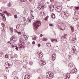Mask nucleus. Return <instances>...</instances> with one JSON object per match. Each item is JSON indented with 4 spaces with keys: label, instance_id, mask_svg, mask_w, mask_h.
Returning <instances> with one entry per match:
<instances>
[{
    "label": "nucleus",
    "instance_id": "nucleus-1",
    "mask_svg": "<svg viewBox=\"0 0 79 79\" xmlns=\"http://www.w3.org/2000/svg\"><path fill=\"white\" fill-rule=\"evenodd\" d=\"M34 28L35 30H37L38 29V27H39L40 25H41V23L40 22V21H37L35 22L34 23Z\"/></svg>",
    "mask_w": 79,
    "mask_h": 79
},
{
    "label": "nucleus",
    "instance_id": "nucleus-2",
    "mask_svg": "<svg viewBox=\"0 0 79 79\" xmlns=\"http://www.w3.org/2000/svg\"><path fill=\"white\" fill-rule=\"evenodd\" d=\"M46 77H48V79H52L53 77V73L52 72H48L46 74Z\"/></svg>",
    "mask_w": 79,
    "mask_h": 79
},
{
    "label": "nucleus",
    "instance_id": "nucleus-3",
    "mask_svg": "<svg viewBox=\"0 0 79 79\" xmlns=\"http://www.w3.org/2000/svg\"><path fill=\"white\" fill-rule=\"evenodd\" d=\"M60 8H61V7H57L56 8V10L57 11H61V9H60Z\"/></svg>",
    "mask_w": 79,
    "mask_h": 79
},
{
    "label": "nucleus",
    "instance_id": "nucleus-4",
    "mask_svg": "<svg viewBox=\"0 0 79 79\" xmlns=\"http://www.w3.org/2000/svg\"><path fill=\"white\" fill-rule=\"evenodd\" d=\"M70 73H67L66 75V79H69V77H70Z\"/></svg>",
    "mask_w": 79,
    "mask_h": 79
},
{
    "label": "nucleus",
    "instance_id": "nucleus-5",
    "mask_svg": "<svg viewBox=\"0 0 79 79\" xmlns=\"http://www.w3.org/2000/svg\"><path fill=\"white\" fill-rule=\"evenodd\" d=\"M29 75H26L25 76L24 79H29Z\"/></svg>",
    "mask_w": 79,
    "mask_h": 79
},
{
    "label": "nucleus",
    "instance_id": "nucleus-6",
    "mask_svg": "<svg viewBox=\"0 0 79 79\" xmlns=\"http://www.w3.org/2000/svg\"><path fill=\"white\" fill-rule=\"evenodd\" d=\"M2 16L3 17V20H4V21H5L6 20V18L5 17V14H3L2 15Z\"/></svg>",
    "mask_w": 79,
    "mask_h": 79
},
{
    "label": "nucleus",
    "instance_id": "nucleus-7",
    "mask_svg": "<svg viewBox=\"0 0 79 79\" xmlns=\"http://www.w3.org/2000/svg\"><path fill=\"white\" fill-rule=\"evenodd\" d=\"M51 17L53 19L55 18V15L52 13L51 15Z\"/></svg>",
    "mask_w": 79,
    "mask_h": 79
},
{
    "label": "nucleus",
    "instance_id": "nucleus-8",
    "mask_svg": "<svg viewBox=\"0 0 79 79\" xmlns=\"http://www.w3.org/2000/svg\"><path fill=\"white\" fill-rule=\"evenodd\" d=\"M46 45H47V47H51V44L48 43L46 44Z\"/></svg>",
    "mask_w": 79,
    "mask_h": 79
},
{
    "label": "nucleus",
    "instance_id": "nucleus-9",
    "mask_svg": "<svg viewBox=\"0 0 79 79\" xmlns=\"http://www.w3.org/2000/svg\"><path fill=\"white\" fill-rule=\"evenodd\" d=\"M69 66H70V67H73V66H74V64H73V63L69 64Z\"/></svg>",
    "mask_w": 79,
    "mask_h": 79
},
{
    "label": "nucleus",
    "instance_id": "nucleus-10",
    "mask_svg": "<svg viewBox=\"0 0 79 79\" xmlns=\"http://www.w3.org/2000/svg\"><path fill=\"white\" fill-rule=\"evenodd\" d=\"M72 42L73 43H74L75 42H76V38H73L72 40Z\"/></svg>",
    "mask_w": 79,
    "mask_h": 79
},
{
    "label": "nucleus",
    "instance_id": "nucleus-11",
    "mask_svg": "<svg viewBox=\"0 0 79 79\" xmlns=\"http://www.w3.org/2000/svg\"><path fill=\"white\" fill-rule=\"evenodd\" d=\"M49 8H54L55 7L54 6V5H50Z\"/></svg>",
    "mask_w": 79,
    "mask_h": 79
},
{
    "label": "nucleus",
    "instance_id": "nucleus-12",
    "mask_svg": "<svg viewBox=\"0 0 79 79\" xmlns=\"http://www.w3.org/2000/svg\"><path fill=\"white\" fill-rule=\"evenodd\" d=\"M62 26H63V27H64L63 28V29H65V26H66V25H65L64 23H62Z\"/></svg>",
    "mask_w": 79,
    "mask_h": 79
},
{
    "label": "nucleus",
    "instance_id": "nucleus-13",
    "mask_svg": "<svg viewBox=\"0 0 79 79\" xmlns=\"http://www.w3.org/2000/svg\"><path fill=\"white\" fill-rule=\"evenodd\" d=\"M21 45L22 46H22L23 48L24 47H25V46H24V45H25V43H24V42H22L21 43Z\"/></svg>",
    "mask_w": 79,
    "mask_h": 79
},
{
    "label": "nucleus",
    "instance_id": "nucleus-14",
    "mask_svg": "<svg viewBox=\"0 0 79 79\" xmlns=\"http://www.w3.org/2000/svg\"><path fill=\"white\" fill-rule=\"evenodd\" d=\"M15 33H17V34H21V32H19L17 31H16V30H15Z\"/></svg>",
    "mask_w": 79,
    "mask_h": 79
},
{
    "label": "nucleus",
    "instance_id": "nucleus-15",
    "mask_svg": "<svg viewBox=\"0 0 79 79\" xmlns=\"http://www.w3.org/2000/svg\"><path fill=\"white\" fill-rule=\"evenodd\" d=\"M71 73H76V72H75V70L74 69H73L71 70Z\"/></svg>",
    "mask_w": 79,
    "mask_h": 79
},
{
    "label": "nucleus",
    "instance_id": "nucleus-16",
    "mask_svg": "<svg viewBox=\"0 0 79 79\" xmlns=\"http://www.w3.org/2000/svg\"><path fill=\"white\" fill-rule=\"evenodd\" d=\"M55 9V8H50V10L51 11H53V10H54V9Z\"/></svg>",
    "mask_w": 79,
    "mask_h": 79
},
{
    "label": "nucleus",
    "instance_id": "nucleus-17",
    "mask_svg": "<svg viewBox=\"0 0 79 79\" xmlns=\"http://www.w3.org/2000/svg\"><path fill=\"white\" fill-rule=\"evenodd\" d=\"M16 37H13V41H16Z\"/></svg>",
    "mask_w": 79,
    "mask_h": 79
},
{
    "label": "nucleus",
    "instance_id": "nucleus-18",
    "mask_svg": "<svg viewBox=\"0 0 79 79\" xmlns=\"http://www.w3.org/2000/svg\"><path fill=\"white\" fill-rule=\"evenodd\" d=\"M55 57H52V61H55Z\"/></svg>",
    "mask_w": 79,
    "mask_h": 79
},
{
    "label": "nucleus",
    "instance_id": "nucleus-19",
    "mask_svg": "<svg viewBox=\"0 0 79 79\" xmlns=\"http://www.w3.org/2000/svg\"><path fill=\"white\" fill-rule=\"evenodd\" d=\"M8 6H11V3L10 2L8 4Z\"/></svg>",
    "mask_w": 79,
    "mask_h": 79
},
{
    "label": "nucleus",
    "instance_id": "nucleus-20",
    "mask_svg": "<svg viewBox=\"0 0 79 79\" xmlns=\"http://www.w3.org/2000/svg\"><path fill=\"white\" fill-rule=\"evenodd\" d=\"M6 15L8 16H11V14L9 13H6Z\"/></svg>",
    "mask_w": 79,
    "mask_h": 79
},
{
    "label": "nucleus",
    "instance_id": "nucleus-21",
    "mask_svg": "<svg viewBox=\"0 0 79 79\" xmlns=\"http://www.w3.org/2000/svg\"><path fill=\"white\" fill-rule=\"evenodd\" d=\"M56 54H53L52 55V57H56Z\"/></svg>",
    "mask_w": 79,
    "mask_h": 79
},
{
    "label": "nucleus",
    "instance_id": "nucleus-22",
    "mask_svg": "<svg viewBox=\"0 0 79 79\" xmlns=\"http://www.w3.org/2000/svg\"><path fill=\"white\" fill-rule=\"evenodd\" d=\"M10 40L11 42L13 41V36H12L10 39Z\"/></svg>",
    "mask_w": 79,
    "mask_h": 79
},
{
    "label": "nucleus",
    "instance_id": "nucleus-23",
    "mask_svg": "<svg viewBox=\"0 0 79 79\" xmlns=\"http://www.w3.org/2000/svg\"><path fill=\"white\" fill-rule=\"evenodd\" d=\"M23 46H22V45H19V48H24L23 47Z\"/></svg>",
    "mask_w": 79,
    "mask_h": 79
},
{
    "label": "nucleus",
    "instance_id": "nucleus-24",
    "mask_svg": "<svg viewBox=\"0 0 79 79\" xmlns=\"http://www.w3.org/2000/svg\"><path fill=\"white\" fill-rule=\"evenodd\" d=\"M42 64H43V61H41L40 63V65H42Z\"/></svg>",
    "mask_w": 79,
    "mask_h": 79
},
{
    "label": "nucleus",
    "instance_id": "nucleus-25",
    "mask_svg": "<svg viewBox=\"0 0 79 79\" xmlns=\"http://www.w3.org/2000/svg\"><path fill=\"white\" fill-rule=\"evenodd\" d=\"M46 64V62L45 61H43V65H45Z\"/></svg>",
    "mask_w": 79,
    "mask_h": 79
},
{
    "label": "nucleus",
    "instance_id": "nucleus-26",
    "mask_svg": "<svg viewBox=\"0 0 79 79\" xmlns=\"http://www.w3.org/2000/svg\"><path fill=\"white\" fill-rule=\"evenodd\" d=\"M27 0H20L21 2H24L26 1Z\"/></svg>",
    "mask_w": 79,
    "mask_h": 79
},
{
    "label": "nucleus",
    "instance_id": "nucleus-27",
    "mask_svg": "<svg viewBox=\"0 0 79 79\" xmlns=\"http://www.w3.org/2000/svg\"><path fill=\"white\" fill-rule=\"evenodd\" d=\"M44 41H46L47 40V38H44L43 39Z\"/></svg>",
    "mask_w": 79,
    "mask_h": 79
},
{
    "label": "nucleus",
    "instance_id": "nucleus-28",
    "mask_svg": "<svg viewBox=\"0 0 79 79\" xmlns=\"http://www.w3.org/2000/svg\"><path fill=\"white\" fill-rule=\"evenodd\" d=\"M51 41L52 42H55V39H52L51 40Z\"/></svg>",
    "mask_w": 79,
    "mask_h": 79
},
{
    "label": "nucleus",
    "instance_id": "nucleus-29",
    "mask_svg": "<svg viewBox=\"0 0 79 79\" xmlns=\"http://www.w3.org/2000/svg\"><path fill=\"white\" fill-rule=\"evenodd\" d=\"M5 57L6 58H8V55H6L5 56Z\"/></svg>",
    "mask_w": 79,
    "mask_h": 79
},
{
    "label": "nucleus",
    "instance_id": "nucleus-30",
    "mask_svg": "<svg viewBox=\"0 0 79 79\" xmlns=\"http://www.w3.org/2000/svg\"><path fill=\"white\" fill-rule=\"evenodd\" d=\"M14 17L15 18H18V16H17L16 15H15Z\"/></svg>",
    "mask_w": 79,
    "mask_h": 79
},
{
    "label": "nucleus",
    "instance_id": "nucleus-31",
    "mask_svg": "<svg viewBox=\"0 0 79 79\" xmlns=\"http://www.w3.org/2000/svg\"><path fill=\"white\" fill-rule=\"evenodd\" d=\"M35 44V41H33L32 42V45H34Z\"/></svg>",
    "mask_w": 79,
    "mask_h": 79
},
{
    "label": "nucleus",
    "instance_id": "nucleus-32",
    "mask_svg": "<svg viewBox=\"0 0 79 79\" xmlns=\"http://www.w3.org/2000/svg\"><path fill=\"white\" fill-rule=\"evenodd\" d=\"M39 6H38V8H40V6L41 5L40 4V3H39Z\"/></svg>",
    "mask_w": 79,
    "mask_h": 79
},
{
    "label": "nucleus",
    "instance_id": "nucleus-33",
    "mask_svg": "<svg viewBox=\"0 0 79 79\" xmlns=\"http://www.w3.org/2000/svg\"><path fill=\"white\" fill-rule=\"evenodd\" d=\"M72 31H74V28L72 27H70Z\"/></svg>",
    "mask_w": 79,
    "mask_h": 79
},
{
    "label": "nucleus",
    "instance_id": "nucleus-34",
    "mask_svg": "<svg viewBox=\"0 0 79 79\" xmlns=\"http://www.w3.org/2000/svg\"><path fill=\"white\" fill-rule=\"evenodd\" d=\"M62 13H63V15H66V14L65 13V12H62Z\"/></svg>",
    "mask_w": 79,
    "mask_h": 79
},
{
    "label": "nucleus",
    "instance_id": "nucleus-35",
    "mask_svg": "<svg viewBox=\"0 0 79 79\" xmlns=\"http://www.w3.org/2000/svg\"><path fill=\"white\" fill-rule=\"evenodd\" d=\"M33 40H36V39H37V37H35L34 38H33Z\"/></svg>",
    "mask_w": 79,
    "mask_h": 79
},
{
    "label": "nucleus",
    "instance_id": "nucleus-36",
    "mask_svg": "<svg viewBox=\"0 0 79 79\" xmlns=\"http://www.w3.org/2000/svg\"><path fill=\"white\" fill-rule=\"evenodd\" d=\"M73 53H75L76 52V50H74V49H73Z\"/></svg>",
    "mask_w": 79,
    "mask_h": 79
},
{
    "label": "nucleus",
    "instance_id": "nucleus-37",
    "mask_svg": "<svg viewBox=\"0 0 79 79\" xmlns=\"http://www.w3.org/2000/svg\"><path fill=\"white\" fill-rule=\"evenodd\" d=\"M28 20L29 22H31V19H29Z\"/></svg>",
    "mask_w": 79,
    "mask_h": 79
},
{
    "label": "nucleus",
    "instance_id": "nucleus-38",
    "mask_svg": "<svg viewBox=\"0 0 79 79\" xmlns=\"http://www.w3.org/2000/svg\"><path fill=\"white\" fill-rule=\"evenodd\" d=\"M76 10H79V7H76V8H75Z\"/></svg>",
    "mask_w": 79,
    "mask_h": 79
},
{
    "label": "nucleus",
    "instance_id": "nucleus-39",
    "mask_svg": "<svg viewBox=\"0 0 79 79\" xmlns=\"http://www.w3.org/2000/svg\"><path fill=\"white\" fill-rule=\"evenodd\" d=\"M49 26H53V25L52 24L50 23L49 24Z\"/></svg>",
    "mask_w": 79,
    "mask_h": 79
},
{
    "label": "nucleus",
    "instance_id": "nucleus-40",
    "mask_svg": "<svg viewBox=\"0 0 79 79\" xmlns=\"http://www.w3.org/2000/svg\"><path fill=\"white\" fill-rule=\"evenodd\" d=\"M2 13H0V16H2Z\"/></svg>",
    "mask_w": 79,
    "mask_h": 79
},
{
    "label": "nucleus",
    "instance_id": "nucleus-41",
    "mask_svg": "<svg viewBox=\"0 0 79 79\" xmlns=\"http://www.w3.org/2000/svg\"><path fill=\"white\" fill-rule=\"evenodd\" d=\"M16 50H18V48L17 47V46H16V48H15Z\"/></svg>",
    "mask_w": 79,
    "mask_h": 79
},
{
    "label": "nucleus",
    "instance_id": "nucleus-42",
    "mask_svg": "<svg viewBox=\"0 0 79 79\" xmlns=\"http://www.w3.org/2000/svg\"><path fill=\"white\" fill-rule=\"evenodd\" d=\"M60 30H62V31H64V29H62V28H60Z\"/></svg>",
    "mask_w": 79,
    "mask_h": 79
},
{
    "label": "nucleus",
    "instance_id": "nucleus-43",
    "mask_svg": "<svg viewBox=\"0 0 79 79\" xmlns=\"http://www.w3.org/2000/svg\"><path fill=\"white\" fill-rule=\"evenodd\" d=\"M43 36V35H42V34H41L40 35V37H42V36Z\"/></svg>",
    "mask_w": 79,
    "mask_h": 79
},
{
    "label": "nucleus",
    "instance_id": "nucleus-44",
    "mask_svg": "<svg viewBox=\"0 0 79 79\" xmlns=\"http://www.w3.org/2000/svg\"><path fill=\"white\" fill-rule=\"evenodd\" d=\"M38 46L39 47L40 46V44H38Z\"/></svg>",
    "mask_w": 79,
    "mask_h": 79
},
{
    "label": "nucleus",
    "instance_id": "nucleus-45",
    "mask_svg": "<svg viewBox=\"0 0 79 79\" xmlns=\"http://www.w3.org/2000/svg\"><path fill=\"white\" fill-rule=\"evenodd\" d=\"M42 8H43V9L45 8V6H42Z\"/></svg>",
    "mask_w": 79,
    "mask_h": 79
},
{
    "label": "nucleus",
    "instance_id": "nucleus-46",
    "mask_svg": "<svg viewBox=\"0 0 79 79\" xmlns=\"http://www.w3.org/2000/svg\"><path fill=\"white\" fill-rule=\"evenodd\" d=\"M4 13H6H6H7V11H4Z\"/></svg>",
    "mask_w": 79,
    "mask_h": 79
},
{
    "label": "nucleus",
    "instance_id": "nucleus-47",
    "mask_svg": "<svg viewBox=\"0 0 79 79\" xmlns=\"http://www.w3.org/2000/svg\"><path fill=\"white\" fill-rule=\"evenodd\" d=\"M55 41L56 42H58V41L57 40L55 39Z\"/></svg>",
    "mask_w": 79,
    "mask_h": 79
},
{
    "label": "nucleus",
    "instance_id": "nucleus-48",
    "mask_svg": "<svg viewBox=\"0 0 79 79\" xmlns=\"http://www.w3.org/2000/svg\"><path fill=\"white\" fill-rule=\"evenodd\" d=\"M40 14V15H42V12H41Z\"/></svg>",
    "mask_w": 79,
    "mask_h": 79
},
{
    "label": "nucleus",
    "instance_id": "nucleus-49",
    "mask_svg": "<svg viewBox=\"0 0 79 79\" xmlns=\"http://www.w3.org/2000/svg\"><path fill=\"white\" fill-rule=\"evenodd\" d=\"M45 21H47V18H46L45 19Z\"/></svg>",
    "mask_w": 79,
    "mask_h": 79
},
{
    "label": "nucleus",
    "instance_id": "nucleus-50",
    "mask_svg": "<svg viewBox=\"0 0 79 79\" xmlns=\"http://www.w3.org/2000/svg\"><path fill=\"white\" fill-rule=\"evenodd\" d=\"M2 10H0V13H2Z\"/></svg>",
    "mask_w": 79,
    "mask_h": 79
},
{
    "label": "nucleus",
    "instance_id": "nucleus-51",
    "mask_svg": "<svg viewBox=\"0 0 79 79\" xmlns=\"http://www.w3.org/2000/svg\"><path fill=\"white\" fill-rule=\"evenodd\" d=\"M77 79H79V76L77 77Z\"/></svg>",
    "mask_w": 79,
    "mask_h": 79
},
{
    "label": "nucleus",
    "instance_id": "nucleus-52",
    "mask_svg": "<svg viewBox=\"0 0 79 79\" xmlns=\"http://www.w3.org/2000/svg\"><path fill=\"white\" fill-rule=\"evenodd\" d=\"M31 16H32V17H33V18H34V15H33L32 14L31 15Z\"/></svg>",
    "mask_w": 79,
    "mask_h": 79
},
{
    "label": "nucleus",
    "instance_id": "nucleus-53",
    "mask_svg": "<svg viewBox=\"0 0 79 79\" xmlns=\"http://www.w3.org/2000/svg\"><path fill=\"white\" fill-rule=\"evenodd\" d=\"M43 15H45V12H43Z\"/></svg>",
    "mask_w": 79,
    "mask_h": 79
},
{
    "label": "nucleus",
    "instance_id": "nucleus-54",
    "mask_svg": "<svg viewBox=\"0 0 79 79\" xmlns=\"http://www.w3.org/2000/svg\"><path fill=\"white\" fill-rule=\"evenodd\" d=\"M30 2H32V0H29Z\"/></svg>",
    "mask_w": 79,
    "mask_h": 79
},
{
    "label": "nucleus",
    "instance_id": "nucleus-55",
    "mask_svg": "<svg viewBox=\"0 0 79 79\" xmlns=\"http://www.w3.org/2000/svg\"><path fill=\"white\" fill-rule=\"evenodd\" d=\"M68 56V57H71L69 55Z\"/></svg>",
    "mask_w": 79,
    "mask_h": 79
},
{
    "label": "nucleus",
    "instance_id": "nucleus-56",
    "mask_svg": "<svg viewBox=\"0 0 79 79\" xmlns=\"http://www.w3.org/2000/svg\"><path fill=\"white\" fill-rule=\"evenodd\" d=\"M8 43H10V41H8Z\"/></svg>",
    "mask_w": 79,
    "mask_h": 79
},
{
    "label": "nucleus",
    "instance_id": "nucleus-57",
    "mask_svg": "<svg viewBox=\"0 0 79 79\" xmlns=\"http://www.w3.org/2000/svg\"><path fill=\"white\" fill-rule=\"evenodd\" d=\"M41 54V53H40L39 54V55H40V54Z\"/></svg>",
    "mask_w": 79,
    "mask_h": 79
},
{
    "label": "nucleus",
    "instance_id": "nucleus-58",
    "mask_svg": "<svg viewBox=\"0 0 79 79\" xmlns=\"http://www.w3.org/2000/svg\"><path fill=\"white\" fill-rule=\"evenodd\" d=\"M12 47H14V45L12 46Z\"/></svg>",
    "mask_w": 79,
    "mask_h": 79
},
{
    "label": "nucleus",
    "instance_id": "nucleus-59",
    "mask_svg": "<svg viewBox=\"0 0 79 79\" xmlns=\"http://www.w3.org/2000/svg\"><path fill=\"white\" fill-rule=\"evenodd\" d=\"M41 8H42V7H41L40 8V9H41Z\"/></svg>",
    "mask_w": 79,
    "mask_h": 79
},
{
    "label": "nucleus",
    "instance_id": "nucleus-60",
    "mask_svg": "<svg viewBox=\"0 0 79 79\" xmlns=\"http://www.w3.org/2000/svg\"><path fill=\"white\" fill-rule=\"evenodd\" d=\"M14 42H12V43H14Z\"/></svg>",
    "mask_w": 79,
    "mask_h": 79
},
{
    "label": "nucleus",
    "instance_id": "nucleus-61",
    "mask_svg": "<svg viewBox=\"0 0 79 79\" xmlns=\"http://www.w3.org/2000/svg\"><path fill=\"white\" fill-rule=\"evenodd\" d=\"M10 45H11V43H10Z\"/></svg>",
    "mask_w": 79,
    "mask_h": 79
},
{
    "label": "nucleus",
    "instance_id": "nucleus-62",
    "mask_svg": "<svg viewBox=\"0 0 79 79\" xmlns=\"http://www.w3.org/2000/svg\"><path fill=\"white\" fill-rule=\"evenodd\" d=\"M31 12H32V10H31Z\"/></svg>",
    "mask_w": 79,
    "mask_h": 79
},
{
    "label": "nucleus",
    "instance_id": "nucleus-63",
    "mask_svg": "<svg viewBox=\"0 0 79 79\" xmlns=\"http://www.w3.org/2000/svg\"><path fill=\"white\" fill-rule=\"evenodd\" d=\"M73 47H75V46H73Z\"/></svg>",
    "mask_w": 79,
    "mask_h": 79
},
{
    "label": "nucleus",
    "instance_id": "nucleus-64",
    "mask_svg": "<svg viewBox=\"0 0 79 79\" xmlns=\"http://www.w3.org/2000/svg\"><path fill=\"white\" fill-rule=\"evenodd\" d=\"M24 21H25V20H24Z\"/></svg>",
    "mask_w": 79,
    "mask_h": 79
}]
</instances>
